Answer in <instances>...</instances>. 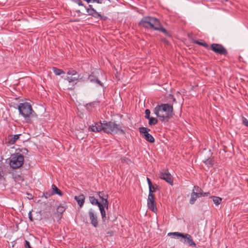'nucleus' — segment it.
<instances>
[{
  "instance_id": "obj_1",
  "label": "nucleus",
  "mask_w": 248,
  "mask_h": 248,
  "mask_svg": "<svg viewBox=\"0 0 248 248\" xmlns=\"http://www.w3.org/2000/svg\"><path fill=\"white\" fill-rule=\"evenodd\" d=\"M154 112L162 122H168L172 117L173 106L169 104L157 105L154 109Z\"/></svg>"
},
{
  "instance_id": "obj_2",
  "label": "nucleus",
  "mask_w": 248,
  "mask_h": 248,
  "mask_svg": "<svg viewBox=\"0 0 248 248\" xmlns=\"http://www.w3.org/2000/svg\"><path fill=\"white\" fill-rule=\"evenodd\" d=\"M170 236H173L179 240L180 242L187 246L195 248L196 244L193 240L192 237L188 233H184L179 232H170L168 234Z\"/></svg>"
},
{
  "instance_id": "obj_3",
  "label": "nucleus",
  "mask_w": 248,
  "mask_h": 248,
  "mask_svg": "<svg viewBox=\"0 0 248 248\" xmlns=\"http://www.w3.org/2000/svg\"><path fill=\"white\" fill-rule=\"evenodd\" d=\"M19 115L22 116L27 122L30 121V117L34 112L31 105L28 102L20 103L17 107Z\"/></svg>"
},
{
  "instance_id": "obj_4",
  "label": "nucleus",
  "mask_w": 248,
  "mask_h": 248,
  "mask_svg": "<svg viewBox=\"0 0 248 248\" xmlns=\"http://www.w3.org/2000/svg\"><path fill=\"white\" fill-rule=\"evenodd\" d=\"M159 20L152 16H144L140 21L139 25L145 29H158L156 27L159 25Z\"/></svg>"
},
{
  "instance_id": "obj_5",
  "label": "nucleus",
  "mask_w": 248,
  "mask_h": 248,
  "mask_svg": "<svg viewBox=\"0 0 248 248\" xmlns=\"http://www.w3.org/2000/svg\"><path fill=\"white\" fill-rule=\"evenodd\" d=\"M104 132L112 135L118 133L122 134L124 133V130L119 127L118 124L111 121L108 122L104 121Z\"/></svg>"
},
{
  "instance_id": "obj_6",
  "label": "nucleus",
  "mask_w": 248,
  "mask_h": 248,
  "mask_svg": "<svg viewBox=\"0 0 248 248\" xmlns=\"http://www.w3.org/2000/svg\"><path fill=\"white\" fill-rule=\"evenodd\" d=\"M28 151L26 148L16 149V169L22 166L24 162V155H27Z\"/></svg>"
},
{
  "instance_id": "obj_7",
  "label": "nucleus",
  "mask_w": 248,
  "mask_h": 248,
  "mask_svg": "<svg viewBox=\"0 0 248 248\" xmlns=\"http://www.w3.org/2000/svg\"><path fill=\"white\" fill-rule=\"evenodd\" d=\"M210 49L216 54L224 56H227L228 54L227 49L219 44H212L210 46Z\"/></svg>"
},
{
  "instance_id": "obj_8",
  "label": "nucleus",
  "mask_w": 248,
  "mask_h": 248,
  "mask_svg": "<svg viewBox=\"0 0 248 248\" xmlns=\"http://www.w3.org/2000/svg\"><path fill=\"white\" fill-rule=\"evenodd\" d=\"M88 217L92 225L95 228L97 227L98 221L97 212L94 209L91 208L88 211Z\"/></svg>"
},
{
  "instance_id": "obj_9",
  "label": "nucleus",
  "mask_w": 248,
  "mask_h": 248,
  "mask_svg": "<svg viewBox=\"0 0 248 248\" xmlns=\"http://www.w3.org/2000/svg\"><path fill=\"white\" fill-rule=\"evenodd\" d=\"M150 130L146 127H141L139 128V131L145 140L150 143L155 142L154 138L148 133Z\"/></svg>"
},
{
  "instance_id": "obj_10",
  "label": "nucleus",
  "mask_w": 248,
  "mask_h": 248,
  "mask_svg": "<svg viewBox=\"0 0 248 248\" xmlns=\"http://www.w3.org/2000/svg\"><path fill=\"white\" fill-rule=\"evenodd\" d=\"M155 199V196L154 194H149L147 199V206L150 210L155 213L157 211V208Z\"/></svg>"
},
{
  "instance_id": "obj_11",
  "label": "nucleus",
  "mask_w": 248,
  "mask_h": 248,
  "mask_svg": "<svg viewBox=\"0 0 248 248\" xmlns=\"http://www.w3.org/2000/svg\"><path fill=\"white\" fill-rule=\"evenodd\" d=\"M6 163L9 165L10 169H11L12 172L9 170L10 173H14L16 170V155L13 153L11 155L10 158L6 159Z\"/></svg>"
},
{
  "instance_id": "obj_12",
  "label": "nucleus",
  "mask_w": 248,
  "mask_h": 248,
  "mask_svg": "<svg viewBox=\"0 0 248 248\" xmlns=\"http://www.w3.org/2000/svg\"><path fill=\"white\" fill-rule=\"evenodd\" d=\"M159 177L160 179L165 180L170 185H173V179L171 175L168 172H160Z\"/></svg>"
},
{
  "instance_id": "obj_13",
  "label": "nucleus",
  "mask_w": 248,
  "mask_h": 248,
  "mask_svg": "<svg viewBox=\"0 0 248 248\" xmlns=\"http://www.w3.org/2000/svg\"><path fill=\"white\" fill-rule=\"evenodd\" d=\"M65 80H67L69 82V84H71L72 87L70 88V90H74L75 89V85H76L78 81L79 77H73V76H69L65 78Z\"/></svg>"
},
{
  "instance_id": "obj_14",
  "label": "nucleus",
  "mask_w": 248,
  "mask_h": 248,
  "mask_svg": "<svg viewBox=\"0 0 248 248\" xmlns=\"http://www.w3.org/2000/svg\"><path fill=\"white\" fill-rule=\"evenodd\" d=\"M5 140L8 146L10 147L11 148H14V144L16 142V135H9L6 138Z\"/></svg>"
},
{
  "instance_id": "obj_15",
  "label": "nucleus",
  "mask_w": 248,
  "mask_h": 248,
  "mask_svg": "<svg viewBox=\"0 0 248 248\" xmlns=\"http://www.w3.org/2000/svg\"><path fill=\"white\" fill-rule=\"evenodd\" d=\"M195 189L193 188L192 193H191L190 195V199L189 200V203L191 204H193L197 198L199 197V195H198V193L197 192H195Z\"/></svg>"
},
{
  "instance_id": "obj_16",
  "label": "nucleus",
  "mask_w": 248,
  "mask_h": 248,
  "mask_svg": "<svg viewBox=\"0 0 248 248\" xmlns=\"http://www.w3.org/2000/svg\"><path fill=\"white\" fill-rule=\"evenodd\" d=\"M87 12L89 15L93 16L94 17H101V15L97 12L94 8H86Z\"/></svg>"
},
{
  "instance_id": "obj_17",
  "label": "nucleus",
  "mask_w": 248,
  "mask_h": 248,
  "mask_svg": "<svg viewBox=\"0 0 248 248\" xmlns=\"http://www.w3.org/2000/svg\"><path fill=\"white\" fill-rule=\"evenodd\" d=\"M85 196L83 194H80L78 196H75V199L78 203L80 207H82L84 203Z\"/></svg>"
},
{
  "instance_id": "obj_18",
  "label": "nucleus",
  "mask_w": 248,
  "mask_h": 248,
  "mask_svg": "<svg viewBox=\"0 0 248 248\" xmlns=\"http://www.w3.org/2000/svg\"><path fill=\"white\" fill-rule=\"evenodd\" d=\"M194 189H195V190L198 193V195H199L200 197H205V196H208L210 195V193L208 192H204L200 188V187L198 186H194Z\"/></svg>"
},
{
  "instance_id": "obj_19",
  "label": "nucleus",
  "mask_w": 248,
  "mask_h": 248,
  "mask_svg": "<svg viewBox=\"0 0 248 248\" xmlns=\"http://www.w3.org/2000/svg\"><path fill=\"white\" fill-rule=\"evenodd\" d=\"M98 195L99 198L101 200V202L102 201H104L105 200H108V195L105 191H99L98 192Z\"/></svg>"
},
{
  "instance_id": "obj_20",
  "label": "nucleus",
  "mask_w": 248,
  "mask_h": 248,
  "mask_svg": "<svg viewBox=\"0 0 248 248\" xmlns=\"http://www.w3.org/2000/svg\"><path fill=\"white\" fill-rule=\"evenodd\" d=\"M51 187L52 189V191L51 192L53 195L58 194L60 196H62V191L57 187V186L53 184Z\"/></svg>"
},
{
  "instance_id": "obj_21",
  "label": "nucleus",
  "mask_w": 248,
  "mask_h": 248,
  "mask_svg": "<svg viewBox=\"0 0 248 248\" xmlns=\"http://www.w3.org/2000/svg\"><path fill=\"white\" fill-rule=\"evenodd\" d=\"M89 199L90 202L93 205H97L98 207L100 206L99 205H101V203L94 196H89Z\"/></svg>"
},
{
  "instance_id": "obj_22",
  "label": "nucleus",
  "mask_w": 248,
  "mask_h": 248,
  "mask_svg": "<svg viewBox=\"0 0 248 248\" xmlns=\"http://www.w3.org/2000/svg\"><path fill=\"white\" fill-rule=\"evenodd\" d=\"M89 80L92 82H96L99 85L102 86L101 82L95 76H94L92 74L90 75L88 77Z\"/></svg>"
},
{
  "instance_id": "obj_23",
  "label": "nucleus",
  "mask_w": 248,
  "mask_h": 248,
  "mask_svg": "<svg viewBox=\"0 0 248 248\" xmlns=\"http://www.w3.org/2000/svg\"><path fill=\"white\" fill-rule=\"evenodd\" d=\"M156 28L158 29H155V30L160 31L164 33L165 35L167 36H170V34L167 31L161 26L160 21H159V25H158Z\"/></svg>"
},
{
  "instance_id": "obj_24",
  "label": "nucleus",
  "mask_w": 248,
  "mask_h": 248,
  "mask_svg": "<svg viewBox=\"0 0 248 248\" xmlns=\"http://www.w3.org/2000/svg\"><path fill=\"white\" fill-rule=\"evenodd\" d=\"M100 206H98L99 208V210L100 211L101 215L102 217V220L103 221H105L106 218V211L105 209L103 208V207L102 205H99Z\"/></svg>"
},
{
  "instance_id": "obj_25",
  "label": "nucleus",
  "mask_w": 248,
  "mask_h": 248,
  "mask_svg": "<svg viewBox=\"0 0 248 248\" xmlns=\"http://www.w3.org/2000/svg\"><path fill=\"white\" fill-rule=\"evenodd\" d=\"M52 71L53 73L57 76H60L61 74H65V72L64 71L61 69L57 68L55 67H52Z\"/></svg>"
},
{
  "instance_id": "obj_26",
  "label": "nucleus",
  "mask_w": 248,
  "mask_h": 248,
  "mask_svg": "<svg viewBox=\"0 0 248 248\" xmlns=\"http://www.w3.org/2000/svg\"><path fill=\"white\" fill-rule=\"evenodd\" d=\"M211 198L213 199L214 203L217 205L220 204L222 202V199L219 197L212 196Z\"/></svg>"
},
{
  "instance_id": "obj_27",
  "label": "nucleus",
  "mask_w": 248,
  "mask_h": 248,
  "mask_svg": "<svg viewBox=\"0 0 248 248\" xmlns=\"http://www.w3.org/2000/svg\"><path fill=\"white\" fill-rule=\"evenodd\" d=\"M96 131L97 132H100L101 131H103L104 132V122L103 123H96Z\"/></svg>"
},
{
  "instance_id": "obj_28",
  "label": "nucleus",
  "mask_w": 248,
  "mask_h": 248,
  "mask_svg": "<svg viewBox=\"0 0 248 248\" xmlns=\"http://www.w3.org/2000/svg\"><path fill=\"white\" fill-rule=\"evenodd\" d=\"M149 120V124L150 125H155L158 123V120L157 118L155 117H151L148 119Z\"/></svg>"
},
{
  "instance_id": "obj_29",
  "label": "nucleus",
  "mask_w": 248,
  "mask_h": 248,
  "mask_svg": "<svg viewBox=\"0 0 248 248\" xmlns=\"http://www.w3.org/2000/svg\"><path fill=\"white\" fill-rule=\"evenodd\" d=\"M149 194H153L154 192L155 191L156 189L158 188V186L156 184L154 185H152L149 187Z\"/></svg>"
},
{
  "instance_id": "obj_30",
  "label": "nucleus",
  "mask_w": 248,
  "mask_h": 248,
  "mask_svg": "<svg viewBox=\"0 0 248 248\" xmlns=\"http://www.w3.org/2000/svg\"><path fill=\"white\" fill-rule=\"evenodd\" d=\"M194 43L196 44H198L200 46H203L206 48H208V47L209 46L205 42H200L198 40H196V41H194Z\"/></svg>"
},
{
  "instance_id": "obj_31",
  "label": "nucleus",
  "mask_w": 248,
  "mask_h": 248,
  "mask_svg": "<svg viewBox=\"0 0 248 248\" xmlns=\"http://www.w3.org/2000/svg\"><path fill=\"white\" fill-rule=\"evenodd\" d=\"M67 74L69 76H74L77 74V72L73 69H69L67 72Z\"/></svg>"
},
{
  "instance_id": "obj_32",
  "label": "nucleus",
  "mask_w": 248,
  "mask_h": 248,
  "mask_svg": "<svg viewBox=\"0 0 248 248\" xmlns=\"http://www.w3.org/2000/svg\"><path fill=\"white\" fill-rule=\"evenodd\" d=\"M64 211L65 208L62 206H59L57 209V212L60 215H62Z\"/></svg>"
},
{
  "instance_id": "obj_33",
  "label": "nucleus",
  "mask_w": 248,
  "mask_h": 248,
  "mask_svg": "<svg viewBox=\"0 0 248 248\" xmlns=\"http://www.w3.org/2000/svg\"><path fill=\"white\" fill-rule=\"evenodd\" d=\"M101 204L102 205L104 209H105V208H106L107 209H108V200H106V201L105 200L104 201H102V202H101Z\"/></svg>"
},
{
  "instance_id": "obj_34",
  "label": "nucleus",
  "mask_w": 248,
  "mask_h": 248,
  "mask_svg": "<svg viewBox=\"0 0 248 248\" xmlns=\"http://www.w3.org/2000/svg\"><path fill=\"white\" fill-rule=\"evenodd\" d=\"M21 240L23 241L25 248H31L29 241L25 240L24 238L21 239Z\"/></svg>"
},
{
  "instance_id": "obj_35",
  "label": "nucleus",
  "mask_w": 248,
  "mask_h": 248,
  "mask_svg": "<svg viewBox=\"0 0 248 248\" xmlns=\"http://www.w3.org/2000/svg\"><path fill=\"white\" fill-rule=\"evenodd\" d=\"M52 195H53V194H52L51 192H50V191H47V192H44L43 193V195L42 197L44 196L46 199H47V198H48L49 197H50Z\"/></svg>"
},
{
  "instance_id": "obj_36",
  "label": "nucleus",
  "mask_w": 248,
  "mask_h": 248,
  "mask_svg": "<svg viewBox=\"0 0 248 248\" xmlns=\"http://www.w3.org/2000/svg\"><path fill=\"white\" fill-rule=\"evenodd\" d=\"M145 118L146 119H148L151 117H150V110L149 109H145Z\"/></svg>"
},
{
  "instance_id": "obj_37",
  "label": "nucleus",
  "mask_w": 248,
  "mask_h": 248,
  "mask_svg": "<svg viewBox=\"0 0 248 248\" xmlns=\"http://www.w3.org/2000/svg\"><path fill=\"white\" fill-rule=\"evenodd\" d=\"M96 129H97L96 124H95L94 125H91L89 127V131H92V132H97V131H96Z\"/></svg>"
},
{
  "instance_id": "obj_38",
  "label": "nucleus",
  "mask_w": 248,
  "mask_h": 248,
  "mask_svg": "<svg viewBox=\"0 0 248 248\" xmlns=\"http://www.w3.org/2000/svg\"><path fill=\"white\" fill-rule=\"evenodd\" d=\"M121 162L122 163H126L128 164V162L130 161V159H129L128 158H127L125 156L121 157Z\"/></svg>"
},
{
  "instance_id": "obj_39",
  "label": "nucleus",
  "mask_w": 248,
  "mask_h": 248,
  "mask_svg": "<svg viewBox=\"0 0 248 248\" xmlns=\"http://www.w3.org/2000/svg\"><path fill=\"white\" fill-rule=\"evenodd\" d=\"M242 124L247 127H248V120L245 117H243Z\"/></svg>"
},
{
  "instance_id": "obj_40",
  "label": "nucleus",
  "mask_w": 248,
  "mask_h": 248,
  "mask_svg": "<svg viewBox=\"0 0 248 248\" xmlns=\"http://www.w3.org/2000/svg\"><path fill=\"white\" fill-rule=\"evenodd\" d=\"M74 2L78 4L79 6H83L84 4L82 3V1L81 0H76L74 1Z\"/></svg>"
},
{
  "instance_id": "obj_41",
  "label": "nucleus",
  "mask_w": 248,
  "mask_h": 248,
  "mask_svg": "<svg viewBox=\"0 0 248 248\" xmlns=\"http://www.w3.org/2000/svg\"><path fill=\"white\" fill-rule=\"evenodd\" d=\"M24 180V178L22 176L18 175L16 176V181H23Z\"/></svg>"
},
{
  "instance_id": "obj_42",
  "label": "nucleus",
  "mask_w": 248,
  "mask_h": 248,
  "mask_svg": "<svg viewBox=\"0 0 248 248\" xmlns=\"http://www.w3.org/2000/svg\"><path fill=\"white\" fill-rule=\"evenodd\" d=\"M91 2H96L97 3H102L103 2V0H90Z\"/></svg>"
},
{
  "instance_id": "obj_43",
  "label": "nucleus",
  "mask_w": 248,
  "mask_h": 248,
  "mask_svg": "<svg viewBox=\"0 0 248 248\" xmlns=\"http://www.w3.org/2000/svg\"><path fill=\"white\" fill-rule=\"evenodd\" d=\"M147 181L149 185V187L152 185L151 180L148 177H147Z\"/></svg>"
},
{
  "instance_id": "obj_44",
  "label": "nucleus",
  "mask_w": 248,
  "mask_h": 248,
  "mask_svg": "<svg viewBox=\"0 0 248 248\" xmlns=\"http://www.w3.org/2000/svg\"><path fill=\"white\" fill-rule=\"evenodd\" d=\"M147 181L149 185V187L152 185L151 180L148 177H147Z\"/></svg>"
},
{
  "instance_id": "obj_45",
  "label": "nucleus",
  "mask_w": 248,
  "mask_h": 248,
  "mask_svg": "<svg viewBox=\"0 0 248 248\" xmlns=\"http://www.w3.org/2000/svg\"><path fill=\"white\" fill-rule=\"evenodd\" d=\"M21 134H16V140H18L20 138V136H21Z\"/></svg>"
},
{
  "instance_id": "obj_46",
  "label": "nucleus",
  "mask_w": 248,
  "mask_h": 248,
  "mask_svg": "<svg viewBox=\"0 0 248 248\" xmlns=\"http://www.w3.org/2000/svg\"><path fill=\"white\" fill-rule=\"evenodd\" d=\"M29 215H30V216H29L30 219L31 221H32V218L31 216V212H30V213H29Z\"/></svg>"
},
{
  "instance_id": "obj_47",
  "label": "nucleus",
  "mask_w": 248,
  "mask_h": 248,
  "mask_svg": "<svg viewBox=\"0 0 248 248\" xmlns=\"http://www.w3.org/2000/svg\"><path fill=\"white\" fill-rule=\"evenodd\" d=\"M88 8H93V6L92 5H89Z\"/></svg>"
},
{
  "instance_id": "obj_48",
  "label": "nucleus",
  "mask_w": 248,
  "mask_h": 248,
  "mask_svg": "<svg viewBox=\"0 0 248 248\" xmlns=\"http://www.w3.org/2000/svg\"><path fill=\"white\" fill-rule=\"evenodd\" d=\"M19 97H20V96H18V97H17V95L16 94V99L17 100V99H19Z\"/></svg>"
},
{
  "instance_id": "obj_49",
  "label": "nucleus",
  "mask_w": 248,
  "mask_h": 248,
  "mask_svg": "<svg viewBox=\"0 0 248 248\" xmlns=\"http://www.w3.org/2000/svg\"><path fill=\"white\" fill-rule=\"evenodd\" d=\"M13 179H14V180H15V181H16V177H15V176H13Z\"/></svg>"
}]
</instances>
